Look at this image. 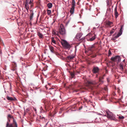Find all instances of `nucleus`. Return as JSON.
Returning <instances> with one entry per match:
<instances>
[{
	"instance_id": "obj_1",
	"label": "nucleus",
	"mask_w": 127,
	"mask_h": 127,
	"mask_svg": "<svg viewBox=\"0 0 127 127\" xmlns=\"http://www.w3.org/2000/svg\"><path fill=\"white\" fill-rule=\"evenodd\" d=\"M105 112L107 115H105V116H107L108 118L110 119L111 120H114L115 119V115L110 112L109 110H106Z\"/></svg>"
},
{
	"instance_id": "obj_2",
	"label": "nucleus",
	"mask_w": 127,
	"mask_h": 127,
	"mask_svg": "<svg viewBox=\"0 0 127 127\" xmlns=\"http://www.w3.org/2000/svg\"><path fill=\"white\" fill-rule=\"evenodd\" d=\"M61 43L63 47L66 49H69L71 47L70 44L66 40L63 39Z\"/></svg>"
},
{
	"instance_id": "obj_3",
	"label": "nucleus",
	"mask_w": 127,
	"mask_h": 127,
	"mask_svg": "<svg viewBox=\"0 0 127 127\" xmlns=\"http://www.w3.org/2000/svg\"><path fill=\"white\" fill-rule=\"evenodd\" d=\"M59 29V32L61 34L63 35L65 34V30L63 24H61Z\"/></svg>"
},
{
	"instance_id": "obj_4",
	"label": "nucleus",
	"mask_w": 127,
	"mask_h": 127,
	"mask_svg": "<svg viewBox=\"0 0 127 127\" xmlns=\"http://www.w3.org/2000/svg\"><path fill=\"white\" fill-rule=\"evenodd\" d=\"M111 60L114 62H117V63L120 62L121 61V58L119 56L117 55L115 57H112Z\"/></svg>"
},
{
	"instance_id": "obj_5",
	"label": "nucleus",
	"mask_w": 127,
	"mask_h": 127,
	"mask_svg": "<svg viewBox=\"0 0 127 127\" xmlns=\"http://www.w3.org/2000/svg\"><path fill=\"white\" fill-rule=\"evenodd\" d=\"M87 36H89L90 38L87 40L88 41H92L94 40L96 37V35L95 34L93 35L91 33H90L87 35Z\"/></svg>"
},
{
	"instance_id": "obj_6",
	"label": "nucleus",
	"mask_w": 127,
	"mask_h": 127,
	"mask_svg": "<svg viewBox=\"0 0 127 127\" xmlns=\"http://www.w3.org/2000/svg\"><path fill=\"white\" fill-rule=\"evenodd\" d=\"M13 123H15V124L14 126L12 124H10L9 125V123L8 122H7L5 127H17V124L14 118H13Z\"/></svg>"
},
{
	"instance_id": "obj_7",
	"label": "nucleus",
	"mask_w": 127,
	"mask_h": 127,
	"mask_svg": "<svg viewBox=\"0 0 127 127\" xmlns=\"http://www.w3.org/2000/svg\"><path fill=\"white\" fill-rule=\"evenodd\" d=\"M99 69L98 67L96 66L93 67L92 71L95 74L99 73Z\"/></svg>"
},
{
	"instance_id": "obj_8",
	"label": "nucleus",
	"mask_w": 127,
	"mask_h": 127,
	"mask_svg": "<svg viewBox=\"0 0 127 127\" xmlns=\"http://www.w3.org/2000/svg\"><path fill=\"white\" fill-rule=\"evenodd\" d=\"M82 35V34L81 33H78L77 34L75 38H76L77 39L79 40Z\"/></svg>"
},
{
	"instance_id": "obj_9",
	"label": "nucleus",
	"mask_w": 127,
	"mask_h": 127,
	"mask_svg": "<svg viewBox=\"0 0 127 127\" xmlns=\"http://www.w3.org/2000/svg\"><path fill=\"white\" fill-rule=\"evenodd\" d=\"M30 11L31 12V13L30 15V20H32V19L33 16L34 15V13L33 10H31Z\"/></svg>"
},
{
	"instance_id": "obj_10",
	"label": "nucleus",
	"mask_w": 127,
	"mask_h": 127,
	"mask_svg": "<svg viewBox=\"0 0 127 127\" xmlns=\"http://www.w3.org/2000/svg\"><path fill=\"white\" fill-rule=\"evenodd\" d=\"M6 98L8 100L10 101L15 100H16V98L15 97L13 98L12 97H9L8 96H7Z\"/></svg>"
},
{
	"instance_id": "obj_11",
	"label": "nucleus",
	"mask_w": 127,
	"mask_h": 127,
	"mask_svg": "<svg viewBox=\"0 0 127 127\" xmlns=\"http://www.w3.org/2000/svg\"><path fill=\"white\" fill-rule=\"evenodd\" d=\"M74 57V56L73 55H70L67 56L66 57V59L69 60H72L73 59Z\"/></svg>"
},
{
	"instance_id": "obj_12",
	"label": "nucleus",
	"mask_w": 127,
	"mask_h": 127,
	"mask_svg": "<svg viewBox=\"0 0 127 127\" xmlns=\"http://www.w3.org/2000/svg\"><path fill=\"white\" fill-rule=\"evenodd\" d=\"M74 9L75 6H72L71 7L70 10V13L71 14H72L74 13Z\"/></svg>"
},
{
	"instance_id": "obj_13",
	"label": "nucleus",
	"mask_w": 127,
	"mask_h": 127,
	"mask_svg": "<svg viewBox=\"0 0 127 127\" xmlns=\"http://www.w3.org/2000/svg\"><path fill=\"white\" fill-rule=\"evenodd\" d=\"M49 47L50 50L51 52L53 53H55V52L54 51V47L51 46H49Z\"/></svg>"
},
{
	"instance_id": "obj_14",
	"label": "nucleus",
	"mask_w": 127,
	"mask_h": 127,
	"mask_svg": "<svg viewBox=\"0 0 127 127\" xmlns=\"http://www.w3.org/2000/svg\"><path fill=\"white\" fill-rule=\"evenodd\" d=\"M123 26H124L123 25H122L121 26L120 29V30L119 32H118L120 34H122V33L123 32V31L122 30V29L123 28Z\"/></svg>"
},
{
	"instance_id": "obj_15",
	"label": "nucleus",
	"mask_w": 127,
	"mask_h": 127,
	"mask_svg": "<svg viewBox=\"0 0 127 127\" xmlns=\"http://www.w3.org/2000/svg\"><path fill=\"white\" fill-rule=\"evenodd\" d=\"M123 26H124L123 25H122L121 26L120 29V30L119 32H118L120 34H122V33L123 32V31L122 30V29L123 28Z\"/></svg>"
},
{
	"instance_id": "obj_16",
	"label": "nucleus",
	"mask_w": 127,
	"mask_h": 127,
	"mask_svg": "<svg viewBox=\"0 0 127 127\" xmlns=\"http://www.w3.org/2000/svg\"><path fill=\"white\" fill-rule=\"evenodd\" d=\"M47 6L49 9L51 8L52 6V4L51 3H49L47 4Z\"/></svg>"
},
{
	"instance_id": "obj_17",
	"label": "nucleus",
	"mask_w": 127,
	"mask_h": 127,
	"mask_svg": "<svg viewBox=\"0 0 127 127\" xmlns=\"http://www.w3.org/2000/svg\"><path fill=\"white\" fill-rule=\"evenodd\" d=\"M37 35L40 38H43V35L40 32H38L37 33Z\"/></svg>"
},
{
	"instance_id": "obj_18",
	"label": "nucleus",
	"mask_w": 127,
	"mask_h": 127,
	"mask_svg": "<svg viewBox=\"0 0 127 127\" xmlns=\"http://www.w3.org/2000/svg\"><path fill=\"white\" fill-rule=\"evenodd\" d=\"M112 23V22L109 21H107L106 23V25L109 26H110V25Z\"/></svg>"
},
{
	"instance_id": "obj_19",
	"label": "nucleus",
	"mask_w": 127,
	"mask_h": 127,
	"mask_svg": "<svg viewBox=\"0 0 127 127\" xmlns=\"http://www.w3.org/2000/svg\"><path fill=\"white\" fill-rule=\"evenodd\" d=\"M54 89L53 88H50L49 89V90H52L51 91H50L49 92V93H50V94H51V95H52V92H54L55 91V90H53Z\"/></svg>"
},
{
	"instance_id": "obj_20",
	"label": "nucleus",
	"mask_w": 127,
	"mask_h": 127,
	"mask_svg": "<svg viewBox=\"0 0 127 127\" xmlns=\"http://www.w3.org/2000/svg\"><path fill=\"white\" fill-rule=\"evenodd\" d=\"M94 45H91V46H90L88 47V49L90 51H92V49L93 48H94Z\"/></svg>"
},
{
	"instance_id": "obj_21",
	"label": "nucleus",
	"mask_w": 127,
	"mask_h": 127,
	"mask_svg": "<svg viewBox=\"0 0 127 127\" xmlns=\"http://www.w3.org/2000/svg\"><path fill=\"white\" fill-rule=\"evenodd\" d=\"M70 73L72 78H74L75 75V74L73 72H71Z\"/></svg>"
},
{
	"instance_id": "obj_22",
	"label": "nucleus",
	"mask_w": 127,
	"mask_h": 127,
	"mask_svg": "<svg viewBox=\"0 0 127 127\" xmlns=\"http://www.w3.org/2000/svg\"><path fill=\"white\" fill-rule=\"evenodd\" d=\"M40 113H44L46 112V111H45V110H44L42 108V107H40Z\"/></svg>"
},
{
	"instance_id": "obj_23",
	"label": "nucleus",
	"mask_w": 127,
	"mask_h": 127,
	"mask_svg": "<svg viewBox=\"0 0 127 127\" xmlns=\"http://www.w3.org/2000/svg\"><path fill=\"white\" fill-rule=\"evenodd\" d=\"M52 42L53 43L56 44V41L54 40V37H52L51 38Z\"/></svg>"
},
{
	"instance_id": "obj_24",
	"label": "nucleus",
	"mask_w": 127,
	"mask_h": 127,
	"mask_svg": "<svg viewBox=\"0 0 127 127\" xmlns=\"http://www.w3.org/2000/svg\"><path fill=\"white\" fill-rule=\"evenodd\" d=\"M72 5L73 6H75V0H72Z\"/></svg>"
},
{
	"instance_id": "obj_25",
	"label": "nucleus",
	"mask_w": 127,
	"mask_h": 127,
	"mask_svg": "<svg viewBox=\"0 0 127 127\" xmlns=\"http://www.w3.org/2000/svg\"><path fill=\"white\" fill-rule=\"evenodd\" d=\"M29 0H26L25 2V6H27L29 5L28 3Z\"/></svg>"
},
{
	"instance_id": "obj_26",
	"label": "nucleus",
	"mask_w": 127,
	"mask_h": 127,
	"mask_svg": "<svg viewBox=\"0 0 127 127\" xmlns=\"http://www.w3.org/2000/svg\"><path fill=\"white\" fill-rule=\"evenodd\" d=\"M120 69L122 70H123L124 69L123 65L121 64H120Z\"/></svg>"
},
{
	"instance_id": "obj_27",
	"label": "nucleus",
	"mask_w": 127,
	"mask_h": 127,
	"mask_svg": "<svg viewBox=\"0 0 127 127\" xmlns=\"http://www.w3.org/2000/svg\"><path fill=\"white\" fill-rule=\"evenodd\" d=\"M115 12V17L116 18H117L118 16V12Z\"/></svg>"
},
{
	"instance_id": "obj_28",
	"label": "nucleus",
	"mask_w": 127,
	"mask_h": 127,
	"mask_svg": "<svg viewBox=\"0 0 127 127\" xmlns=\"http://www.w3.org/2000/svg\"><path fill=\"white\" fill-rule=\"evenodd\" d=\"M98 79L99 82L101 83L100 84H102L103 83V81L102 80V79L100 77H99Z\"/></svg>"
},
{
	"instance_id": "obj_29",
	"label": "nucleus",
	"mask_w": 127,
	"mask_h": 127,
	"mask_svg": "<svg viewBox=\"0 0 127 127\" xmlns=\"http://www.w3.org/2000/svg\"><path fill=\"white\" fill-rule=\"evenodd\" d=\"M51 10L48 9L47 10V14L48 15H49L51 13Z\"/></svg>"
},
{
	"instance_id": "obj_30",
	"label": "nucleus",
	"mask_w": 127,
	"mask_h": 127,
	"mask_svg": "<svg viewBox=\"0 0 127 127\" xmlns=\"http://www.w3.org/2000/svg\"><path fill=\"white\" fill-rule=\"evenodd\" d=\"M124 118V116H119V118L120 119H123Z\"/></svg>"
},
{
	"instance_id": "obj_31",
	"label": "nucleus",
	"mask_w": 127,
	"mask_h": 127,
	"mask_svg": "<svg viewBox=\"0 0 127 127\" xmlns=\"http://www.w3.org/2000/svg\"><path fill=\"white\" fill-rule=\"evenodd\" d=\"M39 118L41 119L42 120H45V118L44 117L41 116H39Z\"/></svg>"
},
{
	"instance_id": "obj_32",
	"label": "nucleus",
	"mask_w": 127,
	"mask_h": 127,
	"mask_svg": "<svg viewBox=\"0 0 127 127\" xmlns=\"http://www.w3.org/2000/svg\"><path fill=\"white\" fill-rule=\"evenodd\" d=\"M26 10L27 11V12H28V9H29V5L27 6H25Z\"/></svg>"
},
{
	"instance_id": "obj_33",
	"label": "nucleus",
	"mask_w": 127,
	"mask_h": 127,
	"mask_svg": "<svg viewBox=\"0 0 127 127\" xmlns=\"http://www.w3.org/2000/svg\"><path fill=\"white\" fill-rule=\"evenodd\" d=\"M97 73V74H96V75L95 77L96 78H97L98 79V78L99 77V76H98V75H100V73Z\"/></svg>"
},
{
	"instance_id": "obj_34",
	"label": "nucleus",
	"mask_w": 127,
	"mask_h": 127,
	"mask_svg": "<svg viewBox=\"0 0 127 127\" xmlns=\"http://www.w3.org/2000/svg\"><path fill=\"white\" fill-rule=\"evenodd\" d=\"M30 91L32 93V92L33 91V90L32 89L31 87H30V89H29Z\"/></svg>"
},
{
	"instance_id": "obj_35",
	"label": "nucleus",
	"mask_w": 127,
	"mask_h": 127,
	"mask_svg": "<svg viewBox=\"0 0 127 127\" xmlns=\"http://www.w3.org/2000/svg\"><path fill=\"white\" fill-rule=\"evenodd\" d=\"M54 54H55L57 56L60 55L57 52H55V53Z\"/></svg>"
},
{
	"instance_id": "obj_36",
	"label": "nucleus",
	"mask_w": 127,
	"mask_h": 127,
	"mask_svg": "<svg viewBox=\"0 0 127 127\" xmlns=\"http://www.w3.org/2000/svg\"><path fill=\"white\" fill-rule=\"evenodd\" d=\"M111 54H112V53H111V51H110L109 50V52H108L109 56H110Z\"/></svg>"
},
{
	"instance_id": "obj_37",
	"label": "nucleus",
	"mask_w": 127,
	"mask_h": 127,
	"mask_svg": "<svg viewBox=\"0 0 127 127\" xmlns=\"http://www.w3.org/2000/svg\"><path fill=\"white\" fill-rule=\"evenodd\" d=\"M114 31H111L110 32V36H111V35H112V34H113L114 33Z\"/></svg>"
},
{
	"instance_id": "obj_38",
	"label": "nucleus",
	"mask_w": 127,
	"mask_h": 127,
	"mask_svg": "<svg viewBox=\"0 0 127 127\" xmlns=\"http://www.w3.org/2000/svg\"><path fill=\"white\" fill-rule=\"evenodd\" d=\"M99 77H100V78L101 79H103L104 78L103 76H102V75H100Z\"/></svg>"
},
{
	"instance_id": "obj_39",
	"label": "nucleus",
	"mask_w": 127,
	"mask_h": 127,
	"mask_svg": "<svg viewBox=\"0 0 127 127\" xmlns=\"http://www.w3.org/2000/svg\"><path fill=\"white\" fill-rule=\"evenodd\" d=\"M119 36V35H118V34H117L115 36V38H118Z\"/></svg>"
},
{
	"instance_id": "obj_40",
	"label": "nucleus",
	"mask_w": 127,
	"mask_h": 127,
	"mask_svg": "<svg viewBox=\"0 0 127 127\" xmlns=\"http://www.w3.org/2000/svg\"><path fill=\"white\" fill-rule=\"evenodd\" d=\"M119 36V35H118V34H117L115 36V38H118Z\"/></svg>"
},
{
	"instance_id": "obj_41",
	"label": "nucleus",
	"mask_w": 127,
	"mask_h": 127,
	"mask_svg": "<svg viewBox=\"0 0 127 127\" xmlns=\"http://www.w3.org/2000/svg\"><path fill=\"white\" fill-rule=\"evenodd\" d=\"M0 55L1 57V56H2V52L1 50L0 49Z\"/></svg>"
},
{
	"instance_id": "obj_42",
	"label": "nucleus",
	"mask_w": 127,
	"mask_h": 127,
	"mask_svg": "<svg viewBox=\"0 0 127 127\" xmlns=\"http://www.w3.org/2000/svg\"><path fill=\"white\" fill-rule=\"evenodd\" d=\"M32 1L31 0H30V1L29 2L28 4H31L32 3Z\"/></svg>"
},
{
	"instance_id": "obj_43",
	"label": "nucleus",
	"mask_w": 127,
	"mask_h": 127,
	"mask_svg": "<svg viewBox=\"0 0 127 127\" xmlns=\"http://www.w3.org/2000/svg\"><path fill=\"white\" fill-rule=\"evenodd\" d=\"M117 6H116L115 7V8L114 9V12H117Z\"/></svg>"
},
{
	"instance_id": "obj_44",
	"label": "nucleus",
	"mask_w": 127,
	"mask_h": 127,
	"mask_svg": "<svg viewBox=\"0 0 127 127\" xmlns=\"http://www.w3.org/2000/svg\"><path fill=\"white\" fill-rule=\"evenodd\" d=\"M8 118H11L12 117L11 115H10L9 114L8 116Z\"/></svg>"
},
{
	"instance_id": "obj_45",
	"label": "nucleus",
	"mask_w": 127,
	"mask_h": 127,
	"mask_svg": "<svg viewBox=\"0 0 127 127\" xmlns=\"http://www.w3.org/2000/svg\"><path fill=\"white\" fill-rule=\"evenodd\" d=\"M82 108H83L82 106H81L79 108V110H80L81 109H82Z\"/></svg>"
},
{
	"instance_id": "obj_46",
	"label": "nucleus",
	"mask_w": 127,
	"mask_h": 127,
	"mask_svg": "<svg viewBox=\"0 0 127 127\" xmlns=\"http://www.w3.org/2000/svg\"><path fill=\"white\" fill-rule=\"evenodd\" d=\"M107 5H109V2L108 1L107 2Z\"/></svg>"
},
{
	"instance_id": "obj_47",
	"label": "nucleus",
	"mask_w": 127,
	"mask_h": 127,
	"mask_svg": "<svg viewBox=\"0 0 127 127\" xmlns=\"http://www.w3.org/2000/svg\"><path fill=\"white\" fill-rule=\"evenodd\" d=\"M75 52H76V51L77 50V48H76V46H75Z\"/></svg>"
},
{
	"instance_id": "obj_48",
	"label": "nucleus",
	"mask_w": 127,
	"mask_h": 127,
	"mask_svg": "<svg viewBox=\"0 0 127 127\" xmlns=\"http://www.w3.org/2000/svg\"><path fill=\"white\" fill-rule=\"evenodd\" d=\"M8 121L9 122H10V119H9L8 118Z\"/></svg>"
},
{
	"instance_id": "obj_49",
	"label": "nucleus",
	"mask_w": 127,
	"mask_h": 127,
	"mask_svg": "<svg viewBox=\"0 0 127 127\" xmlns=\"http://www.w3.org/2000/svg\"><path fill=\"white\" fill-rule=\"evenodd\" d=\"M117 34L118 35H119V36H120V35H121L122 34H120L119 33H118Z\"/></svg>"
},
{
	"instance_id": "obj_50",
	"label": "nucleus",
	"mask_w": 127,
	"mask_h": 127,
	"mask_svg": "<svg viewBox=\"0 0 127 127\" xmlns=\"http://www.w3.org/2000/svg\"><path fill=\"white\" fill-rule=\"evenodd\" d=\"M107 81L108 82H109V79L108 78H107Z\"/></svg>"
},
{
	"instance_id": "obj_51",
	"label": "nucleus",
	"mask_w": 127,
	"mask_h": 127,
	"mask_svg": "<svg viewBox=\"0 0 127 127\" xmlns=\"http://www.w3.org/2000/svg\"><path fill=\"white\" fill-rule=\"evenodd\" d=\"M45 87L46 88V89L47 90L48 88L47 87V85H45Z\"/></svg>"
},
{
	"instance_id": "obj_52",
	"label": "nucleus",
	"mask_w": 127,
	"mask_h": 127,
	"mask_svg": "<svg viewBox=\"0 0 127 127\" xmlns=\"http://www.w3.org/2000/svg\"><path fill=\"white\" fill-rule=\"evenodd\" d=\"M115 39H116V38H115V37H114V38H113L112 39L113 40H115Z\"/></svg>"
},
{
	"instance_id": "obj_53",
	"label": "nucleus",
	"mask_w": 127,
	"mask_h": 127,
	"mask_svg": "<svg viewBox=\"0 0 127 127\" xmlns=\"http://www.w3.org/2000/svg\"><path fill=\"white\" fill-rule=\"evenodd\" d=\"M98 25V24H97V23H96L95 24V25L96 26H97V25Z\"/></svg>"
},
{
	"instance_id": "obj_54",
	"label": "nucleus",
	"mask_w": 127,
	"mask_h": 127,
	"mask_svg": "<svg viewBox=\"0 0 127 127\" xmlns=\"http://www.w3.org/2000/svg\"><path fill=\"white\" fill-rule=\"evenodd\" d=\"M34 110L36 112V109L35 108V109H34Z\"/></svg>"
},
{
	"instance_id": "obj_55",
	"label": "nucleus",
	"mask_w": 127,
	"mask_h": 127,
	"mask_svg": "<svg viewBox=\"0 0 127 127\" xmlns=\"http://www.w3.org/2000/svg\"><path fill=\"white\" fill-rule=\"evenodd\" d=\"M48 123V122H47L46 123L45 126H47V125Z\"/></svg>"
},
{
	"instance_id": "obj_56",
	"label": "nucleus",
	"mask_w": 127,
	"mask_h": 127,
	"mask_svg": "<svg viewBox=\"0 0 127 127\" xmlns=\"http://www.w3.org/2000/svg\"><path fill=\"white\" fill-rule=\"evenodd\" d=\"M93 29H96V28L95 27H94L93 28Z\"/></svg>"
},
{
	"instance_id": "obj_57",
	"label": "nucleus",
	"mask_w": 127,
	"mask_h": 127,
	"mask_svg": "<svg viewBox=\"0 0 127 127\" xmlns=\"http://www.w3.org/2000/svg\"><path fill=\"white\" fill-rule=\"evenodd\" d=\"M31 7H32L33 6V5L32 4H31Z\"/></svg>"
},
{
	"instance_id": "obj_58",
	"label": "nucleus",
	"mask_w": 127,
	"mask_h": 127,
	"mask_svg": "<svg viewBox=\"0 0 127 127\" xmlns=\"http://www.w3.org/2000/svg\"><path fill=\"white\" fill-rule=\"evenodd\" d=\"M48 85H49L50 86V85L51 84V83H48Z\"/></svg>"
},
{
	"instance_id": "obj_59",
	"label": "nucleus",
	"mask_w": 127,
	"mask_h": 127,
	"mask_svg": "<svg viewBox=\"0 0 127 127\" xmlns=\"http://www.w3.org/2000/svg\"><path fill=\"white\" fill-rule=\"evenodd\" d=\"M105 76V74H104L103 75V77Z\"/></svg>"
},
{
	"instance_id": "obj_60",
	"label": "nucleus",
	"mask_w": 127,
	"mask_h": 127,
	"mask_svg": "<svg viewBox=\"0 0 127 127\" xmlns=\"http://www.w3.org/2000/svg\"><path fill=\"white\" fill-rule=\"evenodd\" d=\"M83 10H81V13H82V11H83Z\"/></svg>"
},
{
	"instance_id": "obj_61",
	"label": "nucleus",
	"mask_w": 127,
	"mask_h": 127,
	"mask_svg": "<svg viewBox=\"0 0 127 127\" xmlns=\"http://www.w3.org/2000/svg\"><path fill=\"white\" fill-rule=\"evenodd\" d=\"M77 73L79 74L80 73V72L79 71H77Z\"/></svg>"
},
{
	"instance_id": "obj_62",
	"label": "nucleus",
	"mask_w": 127,
	"mask_h": 127,
	"mask_svg": "<svg viewBox=\"0 0 127 127\" xmlns=\"http://www.w3.org/2000/svg\"><path fill=\"white\" fill-rule=\"evenodd\" d=\"M79 15H80V18H81V15L80 14H79Z\"/></svg>"
},
{
	"instance_id": "obj_63",
	"label": "nucleus",
	"mask_w": 127,
	"mask_h": 127,
	"mask_svg": "<svg viewBox=\"0 0 127 127\" xmlns=\"http://www.w3.org/2000/svg\"><path fill=\"white\" fill-rule=\"evenodd\" d=\"M125 59H124L123 61V62H124L125 61Z\"/></svg>"
},
{
	"instance_id": "obj_64",
	"label": "nucleus",
	"mask_w": 127,
	"mask_h": 127,
	"mask_svg": "<svg viewBox=\"0 0 127 127\" xmlns=\"http://www.w3.org/2000/svg\"><path fill=\"white\" fill-rule=\"evenodd\" d=\"M25 66V67H27V66L26 65V66Z\"/></svg>"
}]
</instances>
